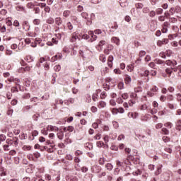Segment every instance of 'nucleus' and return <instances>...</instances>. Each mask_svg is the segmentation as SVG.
I'll list each match as a JSON object with an SVG mask.
<instances>
[{"mask_svg":"<svg viewBox=\"0 0 181 181\" xmlns=\"http://www.w3.org/2000/svg\"><path fill=\"white\" fill-rule=\"evenodd\" d=\"M81 16L83 19H86V25H88V26H90V25H91V23H93V18H94V16H95L94 15V13H91L90 16H88V13L87 12H83L81 13Z\"/></svg>","mask_w":181,"mask_h":181,"instance_id":"f257e3e1","label":"nucleus"},{"mask_svg":"<svg viewBox=\"0 0 181 181\" xmlns=\"http://www.w3.org/2000/svg\"><path fill=\"white\" fill-rule=\"evenodd\" d=\"M90 40L91 42H94V40H97V35H94V32L93 31H89L88 32V35L85 34L83 35V39H90Z\"/></svg>","mask_w":181,"mask_h":181,"instance_id":"f03ea898","label":"nucleus"},{"mask_svg":"<svg viewBox=\"0 0 181 181\" xmlns=\"http://www.w3.org/2000/svg\"><path fill=\"white\" fill-rule=\"evenodd\" d=\"M169 26H170V24L169 23V22L165 21L163 23V28H162V33H168V28H169Z\"/></svg>","mask_w":181,"mask_h":181,"instance_id":"7ed1b4c3","label":"nucleus"},{"mask_svg":"<svg viewBox=\"0 0 181 181\" xmlns=\"http://www.w3.org/2000/svg\"><path fill=\"white\" fill-rule=\"evenodd\" d=\"M129 118H132L133 119H136L138 118V113L130 112L127 114Z\"/></svg>","mask_w":181,"mask_h":181,"instance_id":"20e7f679","label":"nucleus"},{"mask_svg":"<svg viewBox=\"0 0 181 181\" xmlns=\"http://www.w3.org/2000/svg\"><path fill=\"white\" fill-rule=\"evenodd\" d=\"M59 43V40L57 38H52L51 42H47V46H53L54 45H57Z\"/></svg>","mask_w":181,"mask_h":181,"instance_id":"39448f33","label":"nucleus"},{"mask_svg":"<svg viewBox=\"0 0 181 181\" xmlns=\"http://www.w3.org/2000/svg\"><path fill=\"white\" fill-rule=\"evenodd\" d=\"M23 28L24 29V30H29V29H30V26H29V22L28 21H24L23 23Z\"/></svg>","mask_w":181,"mask_h":181,"instance_id":"423d86ee","label":"nucleus"},{"mask_svg":"<svg viewBox=\"0 0 181 181\" xmlns=\"http://www.w3.org/2000/svg\"><path fill=\"white\" fill-rule=\"evenodd\" d=\"M91 169L93 173H99V172L101 170V168L97 165H93Z\"/></svg>","mask_w":181,"mask_h":181,"instance_id":"0eeeda50","label":"nucleus"},{"mask_svg":"<svg viewBox=\"0 0 181 181\" xmlns=\"http://www.w3.org/2000/svg\"><path fill=\"white\" fill-rule=\"evenodd\" d=\"M131 81H132V79L131 78V76H129V75H125V77H124L125 84H130Z\"/></svg>","mask_w":181,"mask_h":181,"instance_id":"6e6552de","label":"nucleus"},{"mask_svg":"<svg viewBox=\"0 0 181 181\" xmlns=\"http://www.w3.org/2000/svg\"><path fill=\"white\" fill-rule=\"evenodd\" d=\"M36 6V4L33 2H29L26 4V7L28 9H34V8Z\"/></svg>","mask_w":181,"mask_h":181,"instance_id":"1a4fd4ad","label":"nucleus"},{"mask_svg":"<svg viewBox=\"0 0 181 181\" xmlns=\"http://www.w3.org/2000/svg\"><path fill=\"white\" fill-rule=\"evenodd\" d=\"M162 173V165H160L157 168V170L155 171L154 175L156 176H159Z\"/></svg>","mask_w":181,"mask_h":181,"instance_id":"9d476101","label":"nucleus"},{"mask_svg":"<svg viewBox=\"0 0 181 181\" xmlns=\"http://www.w3.org/2000/svg\"><path fill=\"white\" fill-rule=\"evenodd\" d=\"M114 111H116V112H119L120 114H124L125 112V110L122 107H119L118 109L114 108L112 110V112H114Z\"/></svg>","mask_w":181,"mask_h":181,"instance_id":"9b49d317","label":"nucleus"},{"mask_svg":"<svg viewBox=\"0 0 181 181\" xmlns=\"http://www.w3.org/2000/svg\"><path fill=\"white\" fill-rule=\"evenodd\" d=\"M77 39H78V35H77V33H74L72 34V37H71V42L72 43H74V42H76V40H77Z\"/></svg>","mask_w":181,"mask_h":181,"instance_id":"f8f14e48","label":"nucleus"},{"mask_svg":"<svg viewBox=\"0 0 181 181\" xmlns=\"http://www.w3.org/2000/svg\"><path fill=\"white\" fill-rule=\"evenodd\" d=\"M112 43H115L117 46H119V39L117 37H113L112 38Z\"/></svg>","mask_w":181,"mask_h":181,"instance_id":"ddd939ff","label":"nucleus"},{"mask_svg":"<svg viewBox=\"0 0 181 181\" xmlns=\"http://www.w3.org/2000/svg\"><path fill=\"white\" fill-rule=\"evenodd\" d=\"M16 5H17L16 6V11H25V7H23L21 4H19V3H18Z\"/></svg>","mask_w":181,"mask_h":181,"instance_id":"4468645a","label":"nucleus"},{"mask_svg":"<svg viewBox=\"0 0 181 181\" xmlns=\"http://www.w3.org/2000/svg\"><path fill=\"white\" fill-rule=\"evenodd\" d=\"M47 129H49V131H55L57 132L59 131V127H56V126H48Z\"/></svg>","mask_w":181,"mask_h":181,"instance_id":"2eb2a0df","label":"nucleus"},{"mask_svg":"<svg viewBox=\"0 0 181 181\" xmlns=\"http://www.w3.org/2000/svg\"><path fill=\"white\" fill-rule=\"evenodd\" d=\"M99 60H100L102 63H105V62H107V58L105 57V55L100 54L99 57Z\"/></svg>","mask_w":181,"mask_h":181,"instance_id":"dca6fc26","label":"nucleus"},{"mask_svg":"<svg viewBox=\"0 0 181 181\" xmlns=\"http://www.w3.org/2000/svg\"><path fill=\"white\" fill-rule=\"evenodd\" d=\"M120 6L122 8H125L128 5V3L127 2V0H120Z\"/></svg>","mask_w":181,"mask_h":181,"instance_id":"f3484780","label":"nucleus"},{"mask_svg":"<svg viewBox=\"0 0 181 181\" xmlns=\"http://www.w3.org/2000/svg\"><path fill=\"white\" fill-rule=\"evenodd\" d=\"M176 129L177 131H181V120L180 119H179L176 122Z\"/></svg>","mask_w":181,"mask_h":181,"instance_id":"a211bd4d","label":"nucleus"},{"mask_svg":"<svg viewBox=\"0 0 181 181\" xmlns=\"http://www.w3.org/2000/svg\"><path fill=\"white\" fill-rule=\"evenodd\" d=\"M62 18L60 17H57L55 18V23L56 25H57L58 26H60V25H62Z\"/></svg>","mask_w":181,"mask_h":181,"instance_id":"6ab92c4d","label":"nucleus"},{"mask_svg":"<svg viewBox=\"0 0 181 181\" xmlns=\"http://www.w3.org/2000/svg\"><path fill=\"white\" fill-rule=\"evenodd\" d=\"M140 76H141V77H144H144H148L149 76V71L146 70V71L141 72L140 74Z\"/></svg>","mask_w":181,"mask_h":181,"instance_id":"aec40b11","label":"nucleus"},{"mask_svg":"<svg viewBox=\"0 0 181 181\" xmlns=\"http://www.w3.org/2000/svg\"><path fill=\"white\" fill-rule=\"evenodd\" d=\"M57 138H59L61 141L64 138V133L63 132H59L57 133Z\"/></svg>","mask_w":181,"mask_h":181,"instance_id":"412c9836","label":"nucleus"},{"mask_svg":"<svg viewBox=\"0 0 181 181\" xmlns=\"http://www.w3.org/2000/svg\"><path fill=\"white\" fill-rule=\"evenodd\" d=\"M23 100H29L30 98V93H24L22 95Z\"/></svg>","mask_w":181,"mask_h":181,"instance_id":"4be33fe9","label":"nucleus"},{"mask_svg":"<svg viewBox=\"0 0 181 181\" xmlns=\"http://www.w3.org/2000/svg\"><path fill=\"white\" fill-rule=\"evenodd\" d=\"M135 8L136 9H142V8H144V4L142 3H137L135 4Z\"/></svg>","mask_w":181,"mask_h":181,"instance_id":"5701e85b","label":"nucleus"},{"mask_svg":"<svg viewBox=\"0 0 181 181\" xmlns=\"http://www.w3.org/2000/svg\"><path fill=\"white\" fill-rule=\"evenodd\" d=\"M47 23H49V25H53V23H54V19H53V18L52 17H49L47 19Z\"/></svg>","mask_w":181,"mask_h":181,"instance_id":"b1692460","label":"nucleus"},{"mask_svg":"<svg viewBox=\"0 0 181 181\" xmlns=\"http://www.w3.org/2000/svg\"><path fill=\"white\" fill-rule=\"evenodd\" d=\"M70 13H71L70 11L66 10L63 13V16H64L65 18H69V16H70Z\"/></svg>","mask_w":181,"mask_h":181,"instance_id":"393cba45","label":"nucleus"},{"mask_svg":"<svg viewBox=\"0 0 181 181\" xmlns=\"http://www.w3.org/2000/svg\"><path fill=\"white\" fill-rule=\"evenodd\" d=\"M25 62H28V63H30V62H33V58L28 55L25 58Z\"/></svg>","mask_w":181,"mask_h":181,"instance_id":"a878e982","label":"nucleus"},{"mask_svg":"<svg viewBox=\"0 0 181 181\" xmlns=\"http://www.w3.org/2000/svg\"><path fill=\"white\" fill-rule=\"evenodd\" d=\"M148 16H150V18H155V16H156V11H150L148 13Z\"/></svg>","mask_w":181,"mask_h":181,"instance_id":"bb28decb","label":"nucleus"},{"mask_svg":"<svg viewBox=\"0 0 181 181\" xmlns=\"http://www.w3.org/2000/svg\"><path fill=\"white\" fill-rule=\"evenodd\" d=\"M105 168L106 169H107V170H112V169L114 168V166H112L111 163H107L105 165Z\"/></svg>","mask_w":181,"mask_h":181,"instance_id":"cd10ccee","label":"nucleus"},{"mask_svg":"<svg viewBox=\"0 0 181 181\" xmlns=\"http://www.w3.org/2000/svg\"><path fill=\"white\" fill-rule=\"evenodd\" d=\"M103 141L105 144H108V142H110V136L108 135L104 136Z\"/></svg>","mask_w":181,"mask_h":181,"instance_id":"c85d7f7f","label":"nucleus"},{"mask_svg":"<svg viewBox=\"0 0 181 181\" xmlns=\"http://www.w3.org/2000/svg\"><path fill=\"white\" fill-rule=\"evenodd\" d=\"M156 13L157 15H162L163 13V9H162V8L156 9Z\"/></svg>","mask_w":181,"mask_h":181,"instance_id":"c756f323","label":"nucleus"},{"mask_svg":"<svg viewBox=\"0 0 181 181\" xmlns=\"http://www.w3.org/2000/svg\"><path fill=\"white\" fill-rule=\"evenodd\" d=\"M33 11L35 15H38L39 13H40V8L39 7H34Z\"/></svg>","mask_w":181,"mask_h":181,"instance_id":"7c9ffc66","label":"nucleus"},{"mask_svg":"<svg viewBox=\"0 0 181 181\" xmlns=\"http://www.w3.org/2000/svg\"><path fill=\"white\" fill-rule=\"evenodd\" d=\"M133 175L134 176H138L139 175H142V171H141V170H136L135 172H133Z\"/></svg>","mask_w":181,"mask_h":181,"instance_id":"2f4dec72","label":"nucleus"},{"mask_svg":"<svg viewBox=\"0 0 181 181\" xmlns=\"http://www.w3.org/2000/svg\"><path fill=\"white\" fill-rule=\"evenodd\" d=\"M40 99L37 97H34L30 99V103H39Z\"/></svg>","mask_w":181,"mask_h":181,"instance_id":"473e14b6","label":"nucleus"},{"mask_svg":"<svg viewBox=\"0 0 181 181\" xmlns=\"http://www.w3.org/2000/svg\"><path fill=\"white\" fill-rule=\"evenodd\" d=\"M105 105H107L105 102L100 101V103H99L98 107L99 108H104V107H105Z\"/></svg>","mask_w":181,"mask_h":181,"instance_id":"72a5a7b5","label":"nucleus"},{"mask_svg":"<svg viewBox=\"0 0 181 181\" xmlns=\"http://www.w3.org/2000/svg\"><path fill=\"white\" fill-rule=\"evenodd\" d=\"M129 97V95H128V93H124L122 94V98L123 100H128V98Z\"/></svg>","mask_w":181,"mask_h":181,"instance_id":"f704fd0d","label":"nucleus"},{"mask_svg":"<svg viewBox=\"0 0 181 181\" xmlns=\"http://www.w3.org/2000/svg\"><path fill=\"white\" fill-rule=\"evenodd\" d=\"M6 140V136L5 134H0V141L4 142Z\"/></svg>","mask_w":181,"mask_h":181,"instance_id":"c9c22d12","label":"nucleus"},{"mask_svg":"<svg viewBox=\"0 0 181 181\" xmlns=\"http://www.w3.org/2000/svg\"><path fill=\"white\" fill-rule=\"evenodd\" d=\"M165 56H167V57H170L172 56V50L168 49L165 51Z\"/></svg>","mask_w":181,"mask_h":181,"instance_id":"e433bc0d","label":"nucleus"},{"mask_svg":"<svg viewBox=\"0 0 181 181\" xmlns=\"http://www.w3.org/2000/svg\"><path fill=\"white\" fill-rule=\"evenodd\" d=\"M12 114H13V110L11 108H8L7 111V115H8L9 117H12Z\"/></svg>","mask_w":181,"mask_h":181,"instance_id":"4c0bfd02","label":"nucleus"},{"mask_svg":"<svg viewBox=\"0 0 181 181\" xmlns=\"http://www.w3.org/2000/svg\"><path fill=\"white\" fill-rule=\"evenodd\" d=\"M96 145L98 148H103L104 146V142L103 141H98Z\"/></svg>","mask_w":181,"mask_h":181,"instance_id":"58836bf2","label":"nucleus"},{"mask_svg":"<svg viewBox=\"0 0 181 181\" xmlns=\"http://www.w3.org/2000/svg\"><path fill=\"white\" fill-rule=\"evenodd\" d=\"M155 62L157 64H163L165 62H163L162 59H156Z\"/></svg>","mask_w":181,"mask_h":181,"instance_id":"ea45409f","label":"nucleus"},{"mask_svg":"<svg viewBox=\"0 0 181 181\" xmlns=\"http://www.w3.org/2000/svg\"><path fill=\"white\" fill-rule=\"evenodd\" d=\"M135 93H142V88L141 87H136L134 88Z\"/></svg>","mask_w":181,"mask_h":181,"instance_id":"a19ab883","label":"nucleus"},{"mask_svg":"<svg viewBox=\"0 0 181 181\" xmlns=\"http://www.w3.org/2000/svg\"><path fill=\"white\" fill-rule=\"evenodd\" d=\"M104 45H105V40H101V41H100L98 46V47H100V49H102L103 46H104Z\"/></svg>","mask_w":181,"mask_h":181,"instance_id":"79ce46f5","label":"nucleus"},{"mask_svg":"<svg viewBox=\"0 0 181 181\" xmlns=\"http://www.w3.org/2000/svg\"><path fill=\"white\" fill-rule=\"evenodd\" d=\"M119 90H122L124 88V82H119L117 85Z\"/></svg>","mask_w":181,"mask_h":181,"instance_id":"37998d69","label":"nucleus"},{"mask_svg":"<svg viewBox=\"0 0 181 181\" xmlns=\"http://www.w3.org/2000/svg\"><path fill=\"white\" fill-rule=\"evenodd\" d=\"M165 73H167V74H172V73H173V70L172 68H167L165 69Z\"/></svg>","mask_w":181,"mask_h":181,"instance_id":"c03bdc74","label":"nucleus"},{"mask_svg":"<svg viewBox=\"0 0 181 181\" xmlns=\"http://www.w3.org/2000/svg\"><path fill=\"white\" fill-rule=\"evenodd\" d=\"M166 19V17H165L164 16H158V21L160 22H165V20Z\"/></svg>","mask_w":181,"mask_h":181,"instance_id":"a18cd8bd","label":"nucleus"},{"mask_svg":"<svg viewBox=\"0 0 181 181\" xmlns=\"http://www.w3.org/2000/svg\"><path fill=\"white\" fill-rule=\"evenodd\" d=\"M65 159H66V160H71L73 159V156L71 154H66Z\"/></svg>","mask_w":181,"mask_h":181,"instance_id":"49530a36","label":"nucleus"},{"mask_svg":"<svg viewBox=\"0 0 181 181\" xmlns=\"http://www.w3.org/2000/svg\"><path fill=\"white\" fill-rule=\"evenodd\" d=\"M21 71H30V66H25V68H21Z\"/></svg>","mask_w":181,"mask_h":181,"instance_id":"de8ad7c7","label":"nucleus"},{"mask_svg":"<svg viewBox=\"0 0 181 181\" xmlns=\"http://www.w3.org/2000/svg\"><path fill=\"white\" fill-rule=\"evenodd\" d=\"M97 98H98V94L97 93H93V96H92V100L93 101H97Z\"/></svg>","mask_w":181,"mask_h":181,"instance_id":"09e8293b","label":"nucleus"},{"mask_svg":"<svg viewBox=\"0 0 181 181\" xmlns=\"http://www.w3.org/2000/svg\"><path fill=\"white\" fill-rule=\"evenodd\" d=\"M104 163H105V158H100L99 159V164L100 165H104Z\"/></svg>","mask_w":181,"mask_h":181,"instance_id":"8fccbe9b","label":"nucleus"},{"mask_svg":"<svg viewBox=\"0 0 181 181\" xmlns=\"http://www.w3.org/2000/svg\"><path fill=\"white\" fill-rule=\"evenodd\" d=\"M6 144H7L8 145H13V141H12V139H7L6 140Z\"/></svg>","mask_w":181,"mask_h":181,"instance_id":"3c124183","label":"nucleus"},{"mask_svg":"<svg viewBox=\"0 0 181 181\" xmlns=\"http://www.w3.org/2000/svg\"><path fill=\"white\" fill-rule=\"evenodd\" d=\"M145 54H146V52L142 50V51H140L139 56L141 58V57H143L144 56H145Z\"/></svg>","mask_w":181,"mask_h":181,"instance_id":"603ef678","label":"nucleus"},{"mask_svg":"<svg viewBox=\"0 0 181 181\" xmlns=\"http://www.w3.org/2000/svg\"><path fill=\"white\" fill-rule=\"evenodd\" d=\"M6 13H8V11L6 9H2L0 11V15H2L3 16H5V15H6Z\"/></svg>","mask_w":181,"mask_h":181,"instance_id":"864d4df0","label":"nucleus"},{"mask_svg":"<svg viewBox=\"0 0 181 181\" xmlns=\"http://www.w3.org/2000/svg\"><path fill=\"white\" fill-rule=\"evenodd\" d=\"M122 139H125V135L124 134H120L119 135L117 140L118 141H122Z\"/></svg>","mask_w":181,"mask_h":181,"instance_id":"5fc2aeb1","label":"nucleus"},{"mask_svg":"<svg viewBox=\"0 0 181 181\" xmlns=\"http://www.w3.org/2000/svg\"><path fill=\"white\" fill-rule=\"evenodd\" d=\"M158 90H159V88H158V87L156 86H154L151 89V91L155 94L158 91Z\"/></svg>","mask_w":181,"mask_h":181,"instance_id":"6e6d98bb","label":"nucleus"},{"mask_svg":"<svg viewBox=\"0 0 181 181\" xmlns=\"http://www.w3.org/2000/svg\"><path fill=\"white\" fill-rule=\"evenodd\" d=\"M62 67L60 66V65H56L54 67V70H55V71H60Z\"/></svg>","mask_w":181,"mask_h":181,"instance_id":"4d7b16f0","label":"nucleus"},{"mask_svg":"<svg viewBox=\"0 0 181 181\" xmlns=\"http://www.w3.org/2000/svg\"><path fill=\"white\" fill-rule=\"evenodd\" d=\"M160 57H162V59H166V53L165 52H160L159 54Z\"/></svg>","mask_w":181,"mask_h":181,"instance_id":"13d9d810","label":"nucleus"},{"mask_svg":"<svg viewBox=\"0 0 181 181\" xmlns=\"http://www.w3.org/2000/svg\"><path fill=\"white\" fill-rule=\"evenodd\" d=\"M136 97H138V95L136 93H132L130 94V98H134V100L136 98Z\"/></svg>","mask_w":181,"mask_h":181,"instance_id":"bf43d9fd","label":"nucleus"},{"mask_svg":"<svg viewBox=\"0 0 181 181\" xmlns=\"http://www.w3.org/2000/svg\"><path fill=\"white\" fill-rule=\"evenodd\" d=\"M164 125L167 128H172V127H173V124H172V123H170V122H167Z\"/></svg>","mask_w":181,"mask_h":181,"instance_id":"052dcab7","label":"nucleus"},{"mask_svg":"<svg viewBox=\"0 0 181 181\" xmlns=\"http://www.w3.org/2000/svg\"><path fill=\"white\" fill-rule=\"evenodd\" d=\"M175 8L174 7H172L170 8L169 10V13H170V15H175Z\"/></svg>","mask_w":181,"mask_h":181,"instance_id":"680f3d73","label":"nucleus"},{"mask_svg":"<svg viewBox=\"0 0 181 181\" xmlns=\"http://www.w3.org/2000/svg\"><path fill=\"white\" fill-rule=\"evenodd\" d=\"M127 70H128V71H132V70H134V65H132V64H131V65H129L128 66H127Z\"/></svg>","mask_w":181,"mask_h":181,"instance_id":"e2e57ef3","label":"nucleus"},{"mask_svg":"<svg viewBox=\"0 0 181 181\" xmlns=\"http://www.w3.org/2000/svg\"><path fill=\"white\" fill-rule=\"evenodd\" d=\"M148 118H149L148 117V115H146L141 117V121H148Z\"/></svg>","mask_w":181,"mask_h":181,"instance_id":"0e129e2a","label":"nucleus"},{"mask_svg":"<svg viewBox=\"0 0 181 181\" xmlns=\"http://www.w3.org/2000/svg\"><path fill=\"white\" fill-rule=\"evenodd\" d=\"M155 93H153V92H152L151 90L147 92L148 97H153Z\"/></svg>","mask_w":181,"mask_h":181,"instance_id":"69168bd1","label":"nucleus"},{"mask_svg":"<svg viewBox=\"0 0 181 181\" xmlns=\"http://www.w3.org/2000/svg\"><path fill=\"white\" fill-rule=\"evenodd\" d=\"M33 23H34L35 25H40V19H35V20L33 21Z\"/></svg>","mask_w":181,"mask_h":181,"instance_id":"338daca9","label":"nucleus"},{"mask_svg":"<svg viewBox=\"0 0 181 181\" xmlns=\"http://www.w3.org/2000/svg\"><path fill=\"white\" fill-rule=\"evenodd\" d=\"M177 69H178V76L181 77V65H179L177 66Z\"/></svg>","mask_w":181,"mask_h":181,"instance_id":"774afa93","label":"nucleus"}]
</instances>
